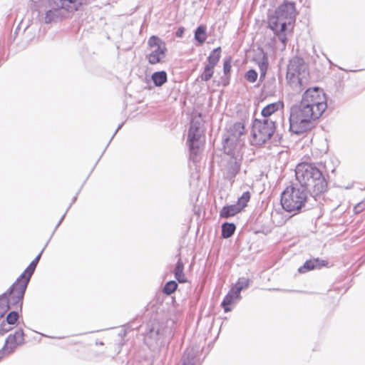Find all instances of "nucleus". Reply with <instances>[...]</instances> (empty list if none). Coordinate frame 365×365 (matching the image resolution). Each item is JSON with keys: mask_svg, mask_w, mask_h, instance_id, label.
<instances>
[{"mask_svg": "<svg viewBox=\"0 0 365 365\" xmlns=\"http://www.w3.org/2000/svg\"><path fill=\"white\" fill-rule=\"evenodd\" d=\"M151 80L156 87L162 86L168 81V75L165 71H155L151 76Z\"/></svg>", "mask_w": 365, "mask_h": 365, "instance_id": "obj_23", "label": "nucleus"}, {"mask_svg": "<svg viewBox=\"0 0 365 365\" xmlns=\"http://www.w3.org/2000/svg\"><path fill=\"white\" fill-rule=\"evenodd\" d=\"M12 329L11 325H9L5 321H2L0 324V336H3L7 332L10 331Z\"/></svg>", "mask_w": 365, "mask_h": 365, "instance_id": "obj_36", "label": "nucleus"}, {"mask_svg": "<svg viewBox=\"0 0 365 365\" xmlns=\"http://www.w3.org/2000/svg\"><path fill=\"white\" fill-rule=\"evenodd\" d=\"M185 31V29L182 26H180L178 29L177 31L175 32V36L178 38H181L183 36Z\"/></svg>", "mask_w": 365, "mask_h": 365, "instance_id": "obj_38", "label": "nucleus"}, {"mask_svg": "<svg viewBox=\"0 0 365 365\" xmlns=\"http://www.w3.org/2000/svg\"><path fill=\"white\" fill-rule=\"evenodd\" d=\"M295 181L302 185L317 200L327 189V182L322 170L313 163H300L295 168Z\"/></svg>", "mask_w": 365, "mask_h": 365, "instance_id": "obj_2", "label": "nucleus"}, {"mask_svg": "<svg viewBox=\"0 0 365 365\" xmlns=\"http://www.w3.org/2000/svg\"><path fill=\"white\" fill-rule=\"evenodd\" d=\"M195 40L197 41L199 43H203L207 38L206 34V27L204 25H200L197 27L195 31L194 34Z\"/></svg>", "mask_w": 365, "mask_h": 365, "instance_id": "obj_27", "label": "nucleus"}, {"mask_svg": "<svg viewBox=\"0 0 365 365\" xmlns=\"http://www.w3.org/2000/svg\"><path fill=\"white\" fill-rule=\"evenodd\" d=\"M48 241L46 244L43 249L41 251V252L31 262L29 266L25 269L23 273L16 279V280L12 284L14 286L20 289L23 292H26V288L29 283L30 279L34 274L37 264L41 259V255L47 246Z\"/></svg>", "mask_w": 365, "mask_h": 365, "instance_id": "obj_9", "label": "nucleus"}, {"mask_svg": "<svg viewBox=\"0 0 365 365\" xmlns=\"http://www.w3.org/2000/svg\"><path fill=\"white\" fill-rule=\"evenodd\" d=\"M111 140H112V139L110 138V141H109V142H108V143H107V146H108V145H109L110 142Z\"/></svg>", "mask_w": 365, "mask_h": 365, "instance_id": "obj_46", "label": "nucleus"}, {"mask_svg": "<svg viewBox=\"0 0 365 365\" xmlns=\"http://www.w3.org/2000/svg\"><path fill=\"white\" fill-rule=\"evenodd\" d=\"M125 334H126V331H125V330H124V331H123V332H121V333H120V334H119V335H120V336H125Z\"/></svg>", "mask_w": 365, "mask_h": 365, "instance_id": "obj_43", "label": "nucleus"}, {"mask_svg": "<svg viewBox=\"0 0 365 365\" xmlns=\"http://www.w3.org/2000/svg\"><path fill=\"white\" fill-rule=\"evenodd\" d=\"M229 155H230V159L227 160L223 175L225 179L230 181H234L236 175L240 171L242 157L239 155H235L232 152Z\"/></svg>", "mask_w": 365, "mask_h": 365, "instance_id": "obj_15", "label": "nucleus"}, {"mask_svg": "<svg viewBox=\"0 0 365 365\" xmlns=\"http://www.w3.org/2000/svg\"><path fill=\"white\" fill-rule=\"evenodd\" d=\"M232 58L230 56L226 57L223 63V72L225 76L229 75L231 71Z\"/></svg>", "mask_w": 365, "mask_h": 365, "instance_id": "obj_34", "label": "nucleus"}, {"mask_svg": "<svg viewBox=\"0 0 365 365\" xmlns=\"http://www.w3.org/2000/svg\"><path fill=\"white\" fill-rule=\"evenodd\" d=\"M365 209V202H360L354 207L355 213H359Z\"/></svg>", "mask_w": 365, "mask_h": 365, "instance_id": "obj_37", "label": "nucleus"}, {"mask_svg": "<svg viewBox=\"0 0 365 365\" xmlns=\"http://www.w3.org/2000/svg\"><path fill=\"white\" fill-rule=\"evenodd\" d=\"M178 288V283L174 280H170L165 283L163 287V292L166 295H170Z\"/></svg>", "mask_w": 365, "mask_h": 365, "instance_id": "obj_30", "label": "nucleus"}, {"mask_svg": "<svg viewBox=\"0 0 365 365\" xmlns=\"http://www.w3.org/2000/svg\"><path fill=\"white\" fill-rule=\"evenodd\" d=\"M46 0H31L33 5L36 8L41 6L43 3ZM57 4L58 3L61 6H65L68 9H70V12H74L84 4L86 3V0H56Z\"/></svg>", "mask_w": 365, "mask_h": 365, "instance_id": "obj_16", "label": "nucleus"}, {"mask_svg": "<svg viewBox=\"0 0 365 365\" xmlns=\"http://www.w3.org/2000/svg\"><path fill=\"white\" fill-rule=\"evenodd\" d=\"M327 264V262L321 260L319 258L307 260L304 264L298 269L299 272L305 273L315 268H320Z\"/></svg>", "mask_w": 365, "mask_h": 365, "instance_id": "obj_18", "label": "nucleus"}, {"mask_svg": "<svg viewBox=\"0 0 365 365\" xmlns=\"http://www.w3.org/2000/svg\"><path fill=\"white\" fill-rule=\"evenodd\" d=\"M241 298V295L237 294V292L231 288L221 302V307L223 308L225 312H230L232 309V304L235 303V301L240 300Z\"/></svg>", "mask_w": 365, "mask_h": 365, "instance_id": "obj_17", "label": "nucleus"}, {"mask_svg": "<svg viewBox=\"0 0 365 365\" xmlns=\"http://www.w3.org/2000/svg\"><path fill=\"white\" fill-rule=\"evenodd\" d=\"M123 124H124V123H122L121 124H120L118 126L117 129L115 130V131L114 132L113 136L111 137V139L113 138L114 135L117 133V132L123 127Z\"/></svg>", "mask_w": 365, "mask_h": 365, "instance_id": "obj_42", "label": "nucleus"}, {"mask_svg": "<svg viewBox=\"0 0 365 365\" xmlns=\"http://www.w3.org/2000/svg\"><path fill=\"white\" fill-rule=\"evenodd\" d=\"M214 68L215 67L206 64L204 68V71L200 76L201 80L203 81H208L210 80L214 73Z\"/></svg>", "mask_w": 365, "mask_h": 365, "instance_id": "obj_31", "label": "nucleus"}, {"mask_svg": "<svg viewBox=\"0 0 365 365\" xmlns=\"http://www.w3.org/2000/svg\"><path fill=\"white\" fill-rule=\"evenodd\" d=\"M221 227V235L225 239L232 237L236 230V225L232 222H224Z\"/></svg>", "mask_w": 365, "mask_h": 365, "instance_id": "obj_26", "label": "nucleus"}, {"mask_svg": "<svg viewBox=\"0 0 365 365\" xmlns=\"http://www.w3.org/2000/svg\"><path fill=\"white\" fill-rule=\"evenodd\" d=\"M164 329L158 321H150L145 328L144 341L150 349L160 347L164 341Z\"/></svg>", "mask_w": 365, "mask_h": 365, "instance_id": "obj_7", "label": "nucleus"}, {"mask_svg": "<svg viewBox=\"0 0 365 365\" xmlns=\"http://www.w3.org/2000/svg\"><path fill=\"white\" fill-rule=\"evenodd\" d=\"M187 133V144L190 151V160L196 163L200 160V153L201 147L204 145L205 135L204 133Z\"/></svg>", "mask_w": 365, "mask_h": 365, "instance_id": "obj_13", "label": "nucleus"}, {"mask_svg": "<svg viewBox=\"0 0 365 365\" xmlns=\"http://www.w3.org/2000/svg\"><path fill=\"white\" fill-rule=\"evenodd\" d=\"M296 8L295 4L292 1L284 0L279 5L274 13L269 15L267 19V27L271 29L275 36L284 44L287 41L286 31L287 26L295 20Z\"/></svg>", "mask_w": 365, "mask_h": 365, "instance_id": "obj_4", "label": "nucleus"}, {"mask_svg": "<svg viewBox=\"0 0 365 365\" xmlns=\"http://www.w3.org/2000/svg\"><path fill=\"white\" fill-rule=\"evenodd\" d=\"M240 208L235 204L224 206L220 211V216L222 218H229L240 212Z\"/></svg>", "mask_w": 365, "mask_h": 365, "instance_id": "obj_21", "label": "nucleus"}, {"mask_svg": "<svg viewBox=\"0 0 365 365\" xmlns=\"http://www.w3.org/2000/svg\"><path fill=\"white\" fill-rule=\"evenodd\" d=\"M182 365H194V356L185 353L182 358Z\"/></svg>", "mask_w": 365, "mask_h": 365, "instance_id": "obj_35", "label": "nucleus"}, {"mask_svg": "<svg viewBox=\"0 0 365 365\" xmlns=\"http://www.w3.org/2000/svg\"><path fill=\"white\" fill-rule=\"evenodd\" d=\"M255 61L258 65L259 71H267L269 60L267 53L263 50H261V52L255 56Z\"/></svg>", "mask_w": 365, "mask_h": 365, "instance_id": "obj_22", "label": "nucleus"}, {"mask_svg": "<svg viewBox=\"0 0 365 365\" xmlns=\"http://www.w3.org/2000/svg\"><path fill=\"white\" fill-rule=\"evenodd\" d=\"M56 1V0H48L51 9L46 12L45 23L46 24L57 22L61 19L66 17L69 14L72 13L70 12V9L61 6Z\"/></svg>", "mask_w": 365, "mask_h": 365, "instance_id": "obj_14", "label": "nucleus"}, {"mask_svg": "<svg viewBox=\"0 0 365 365\" xmlns=\"http://www.w3.org/2000/svg\"><path fill=\"white\" fill-rule=\"evenodd\" d=\"M327 108V96L323 89L317 86L307 88L301 101L289 108V130L299 135L310 130Z\"/></svg>", "mask_w": 365, "mask_h": 365, "instance_id": "obj_1", "label": "nucleus"}, {"mask_svg": "<svg viewBox=\"0 0 365 365\" xmlns=\"http://www.w3.org/2000/svg\"><path fill=\"white\" fill-rule=\"evenodd\" d=\"M245 133V125L242 122H236L227 129V135L224 139V152L227 155L232 153L234 145Z\"/></svg>", "mask_w": 365, "mask_h": 365, "instance_id": "obj_10", "label": "nucleus"}, {"mask_svg": "<svg viewBox=\"0 0 365 365\" xmlns=\"http://www.w3.org/2000/svg\"><path fill=\"white\" fill-rule=\"evenodd\" d=\"M307 74V66L302 58L295 56L289 61L287 66V77L291 79L297 78L299 81H302Z\"/></svg>", "mask_w": 365, "mask_h": 365, "instance_id": "obj_12", "label": "nucleus"}, {"mask_svg": "<svg viewBox=\"0 0 365 365\" xmlns=\"http://www.w3.org/2000/svg\"><path fill=\"white\" fill-rule=\"evenodd\" d=\"M221 57V47L213 49L207 57L208 66L215 67Z\"/></svg>", "mask_w": 365, "mask_h": 365, "instance_id": "obj_25", "label": "nucleus"}, {"mask_svg": "<svg viewBox=\"0 0 365 365\" xmlns=\"http://www.w3.org/2000/svg\"><path fill=\"white\" fill-rule=\"evenodd\" d=\"M250 282V281L248 278L240 277L236 284L232 288L237 292V294L241 295V291L249 287Z\"/></svg>", "mask_w": 365, "mask_h": 365, "instance_id": "obj_28", "label": "nucleus"}, {"mask_svg": "<svg viewBox=\"0 0 365 365\" xmlns=\"http://www.w3.org/2000/svg\"><path fill=\"white\" fill-rule=\"evenodd\" d=\"M15 309L16 310L10 312L6 317V320H4L9 325L14 324L19 317V311L20 310L16 309Z\"/></svg>", "mask_w": 365, "mask_h": 365, "instance_id": "obj_32", "label": "nucleus"}, {"mask_svg": "<svg viewBox=\"0 0 365 365\" xmlns=\"http://www.w3.org/2000/svg\"><path fill=\"white\" fill-rule=\"evenodd\" d=\"M24 344V332L21 328H19L14 333L10 334L6 339L4 345L0 350V360L4 354L13 353L17 347Z\"/></svg>", "mask_w": 365, "mask_h": 365, "instance_id": "obj_11", "label": "nucleus"}, {"mask_svg": "<svg viewBox=\"0 0 365 365\" xmlns=\"http://www.w3.org/2000/svg\"><path fill=\"white\" fill-rule=\"evenodd\" d=\"M78 193H76V195L73 197V200H72V202L70 204V205L68 206V207L67 208L66 211V214L67 213L68 210L71 208V205L73 203H74L76 202V200H77V196H78Z\"/></svg>", "mask_w": 365, "mask_h": 365, "instance_id": "obj_41", "label": "nucleus"}, {"mask_svg": "<svg viewBox=\"0 0 365 365\" xmlns=\"http://www.w3.org/2000/svg\"><path fill=\"white\" fill-rule=\"evenodd\" d=\"M284 107V103L282 101H277L275 103H269L264 107L261 111L262 115L264 118V119H269L268 118L274 113L276 111Z\"/></svg>", "mask_w": 365, "mask_h": 365, "instance_id": "obj_20", "label": "nucleus"}, {"mask_svg": "<svg viewBox=\"0 0 365 365\" xmlns=\"http://www.w3.org/2000/svg\"><path fill=\"white\" fill-rule=\"evenodd\" d=\"M25 293L11 286L0 297V319L11 308L21 311Z\"/></svg>", "mask_w": 365, "mask_h": 365, "instance_id": "obj_6", "label": "nucleus"}, {"mask_svg": "<svg viewBox=\"0 0 365 365\" xmlns=\"http://www.w3.org/2000/svg\"><path fill=\"white\" fill-rule=\"evenodd\" d=\"M257 72L255 69H250L245 74V78L247 81L255 83L257 79Z\"/></svg>", "mask_w": 365, "mask_h": 365, "instance_id": "obj_33", "label": "nucleus"}, {"mask_svg": "<svg viewBox=\"0 0 365 365\" xmlns=\"http://www.w3.org/2000/svg\"><path fill=\"white\" fill-rule=\"evenodd\" d=\"M260 73V76H259V81H262L264 78H265V76H266V74H267V71H259Z\"/></svg>", "mask_w": 365, "mask_h": 365, "instance_id": "obj_40", "label": "nucleus"}, {"mask_svg": "<svg viewBox=\"0 0 365 365\" xmlns=\"http://www.w3.org/2000/svg\"><path fill=\"white\" fill-rule=\"evenodd\" d=\"M65 216H66V213H64V214L62 215V217H61V219H60L59 222H58V224L56 225V227H55V229H54V230H53V232L52 235H51V237H53V233H54V232H55V231L57 230V228L59 227V225L61 224V222H63V220H64V218H65Z\"/></svg>", "mask_w": 365, "mask_h": 365, "instance_id": "obj_39", "label": "nucleus"}, {"mask_svg": "<svg viewBox=\"0 0 365 365\" xmlns=\"http://www.w3.org/2000/svg\"><path fill=\"white\" fill-rule=\"evenodd\" d=\"M275 121L272 119H255L252 124V143L261 145L266 143L275 132Z\"/></svg>", "mask_w": 365, "mask_h": 365, "instance_id": "obj_5", "label": "nucleus"}, {"mask_svg": "<svg viewBox=\"0 0 365 365\" xmlns=\"http://www.w3.org/2000/svg\"><path fill=\"white\" fill-rule=\"evenodd\" d=\"M250 200V192L247 191L243 192V194L241 195L240 197L238 198L237 203H235L236 205H237L238 207L240 208V210L242 211L247 205V202Z\"/></svg>", "mask_w": 365, "mask_h": 365, "instance_id": "obj_29", "label": "nucleus"}, {"mask_svg": "<svg viewBox=\"0 0 365 365\" xmlns=\"http://www.w3.org/2000/svg\"><path fill=\"white\" fill-rule=\"evenodd\" d=\"M311 197L307 189L294 181L282 192L280 203L286 212L296 215L310 209Z\"/></svg>", "mask_w": 365, "mask_h": 365, "instance_id": "obj_3", "label": "nucleus"}, {"mask_svg": "<svg viewBox=\"0 0 365 365\" xmlns=\"http://www.w3.org/2000/svg\"><path fill=\"white\" fill-rule=\"evenodd\" d=\"M103 344H103V342H102V341H99V342H98V341H97V342H96V345L103 346Z\"/></svg>", "mask_w": 365, "mask_h": 365, "instance_id": "obj_44", "label": "nucleus"}, {"mask_svg": "<svg viewBox=\"0 0 365 365\" xmlns=\"http://www.w3.org/2000/svg\"><path fill=\"white\" fill-rule=\"evenodd\" d=\"M111 140H112V139L110 138V141H109V142H108V143H107V146H108V145H109L110 142Z\"/></svg>", "mask_w": 365, "mask_h": 365, "instance_id": "obj_45", "label": "nucleus"}, {"mask_svg": "<svg viewBox=\"0 0 365 365\" xmlns=\"http://www.w3.org/2000/svg\"><path fill=\"white\" fill-rule=\"evenodd\" d=\"M148 48L150 52L146 55V59L151 65L163 62L168 51L165 42L157 36L153 35L148 40Z\"/></svg>", "mask_w": 365, "mask_h": 365, "instance_id": "obj_8", "label": "nucleus"}, {"mask_svg": "<svg viewBox=\"0 0 365 365\" xmlns=\"http://www.w3.org/2000/svg\"><path fill=\"white\" fill-rule=\"evenodd\" d=\"M184 269V264L181 259H178L177 261L175 269H174V275L175 279L180 283H184L187 281V279L183 273Z\"/></svg>", "mask_w": 365, "mask_h": 365, "instance_id": "obj_24", "label": "nucleus"}, {"mask_svg": "<svg viewBox=\"0 0 365 365\" xmlns=\"http://www.w3.org/2000/svg\"><path fill=\"white\" fill-rule=\"evenodd\" d=\"M188 133H204L203 122L200 114L197 117L194 116L191 118ZM192 136L193 137V134Z\"/></svg>", "mask_w": 365, "mask_h": 365, "instance_id": "obj_19", "label": "nucleus"}]
</instances>
